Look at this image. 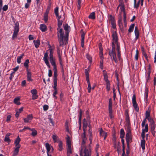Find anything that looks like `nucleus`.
Returning <instances> with one entry per match:
<instances>
[{
  "label": "nucleus",
  "mask_w": 156,
  "mask_h": 156,
  "mask_svg": "<svg viewBox=\"0 0 156 156\" xmlns=\"http://www.w3.org/2000/svg\"><path fill=\"white\" fill-rule=\"evenodd\" d=\"M112 49L109 51V55L111 58L112 60H114L116 63L117 60L116 54V51L117 53V57L119 60L121 59L120 48L119 44L118 42V37L116 30L112 31Z\"/></svg>",
  "instance_id": "f257e3e1"
},
{
  "label": "nucleus",
  "mask_w": 156,
  "mask_h": 156,
  "mask_svg": "<svg viewBox=\"0 0 156 156\" xmlns=\"http://www.w3.org/2000/svg\"><path fill=\"white\" fill-rule=\"evenodd\" d=\"M82 142L80 149V156H85L86 153V152L87 151L89 154V156H90V150L87 148L85 145V144L87 141L86 132H83V134L82 135Z\"/></svg>",
  "instance_id": "f03ea898"
},
{
  "label": "nucleus",
  "mask_w": 156,
  "mask_h": 156,
  "mask_svg": "<svg viewBox=\"0 0 156 156\" xmlns=\"http://www.w3.org/2000/svg\"><path fill=\"white\" fill-rule=\"evenodd\" d=\"M64 29L66 31L65 35H64V33L63 34L62 39V44H60L59 43V45L60 46H62L64 44H66L68 40V37L69 32V29L70 28V26H69L68 24H66L63 25Z\"/></svg>",
  "instance_id": "7ed1b4c3"
},
{
  "label": "nucleus",
  "mask_w": 156,
  "mask_h": 156,
  "mask_svg": "<svg viewBox=\"0 0 156 156\" xmlns=\"http://www.w3.org/2000/svg\"><path fill=\"white\" fill-rule=\"evenodd\" d=\"M62 21L59 20H58V23L57 28V34L59 43L60 44H62V39L63 34V31L62 28H61V26L62 25Z\"/></svg>",
  "instance_id": "20e7f679"
},
{
  "label": "nucleus",
  "mask_w": 156,
  "mask_h": 156,
  "mask_svg": "<svg viewBox=\"0 0 156 156\" xmlns=\"http://www.w3.org/2000/svg\"><path fill=\"white\" fill-rule=\"evenodd\" d=\"M49 50H50L49 60L50 63L51 65L53 66V68L55 67H56L55 64V58L53 56V49L51 48H50Z\"/></svg>",
  "instance_id": "39448f33"
},
{
  "label": "nucleus",
  "mask_w": 156,
  "mask_h": 156,
  "mask_svg": "<svg viewBox=\"0 0 156 156\" xmlns=\"http://www.w3.org/2000/svg\"><path fill=\"white\" fill-rule=\"evenodd\" d=\"M57 54L59 58V62L60 67L61 69V71L62 74V76H64V72L63 68V62L62 61V59L61 58L62 52V51H61L60 50L58 49L57 50Z\"/></svg>",
  "instance_id": "423d86ee"
},
{
  "label": "nucleus",
  "mask_w": 156,
  "mask_h": 156,
  "mask_svg": "<svg viewBox=\"0 0 156 156\" xmlns=\"http://www.w3.org/2000/svg\"><path fill=\"white\" fill-rule=\"evenodd\" d=\"M132 102L133 105V106L134 108L136 111L138 112L139 110V108L137 104L136 101V97L135 94L133 95L132 98Z\"/></svg>",
  "instance_id": "0eeeda50"
},
{
  "label": "nucleus",
  "mask_w": 156,
  "mask_h": 156,
  "mask_svg": "<svg viewBox=\"0 0 156 156\" xmlns=\"http://www.w3.org/2000/svg\"><path fill=\"white\" fill-rule=\"evenodd\" d=\"M109 20L111 22L112 27L115 30H116V25L114 17L110 15L109 16Z\"/></svg>",
  "instance_id": "6e6552de"
},
{
  "label": "nucleus",
  "mask_w": 156,
  "mask_h": 156,
  "mask_svg": "<svg viewBox=\"0 0 156 156\" xmlns=\"http://www.w3.org/2000/svg\"><path fill=\"white\" fill-rule=\"evenodd\" d=\"M48 58H49L48 53L47 52H46L44 54L43 59L47 66L48 67V68L50 69V65L49 62L48 61Z\"/></svg>",
  "instance_id": "1a4fd4ad"
},
{
  "label": "nucleus",
  "mask_w": 156,
  "mask_h": 156,
  "mask_svg": "<svg viewBox=\"0 0 156 156\" xmlns=\"http://www.w3.org/2000/svg\"><path fill=\"white\" fill-rule=\"evenodd\" d=\"M150 117V112L149 111H146L145 113V118L143 119L142 122L141 126L142 127H144L145 123L146 122V119Z\"/></svg>",
  "instance_id": "9d476101"
},
{
  "label": "nucleus",
  "mask_w": 156,
  "mask_h": 156,
  "mask_svg": "<svg viewBox=\"0 0 156 156\" xmlns=\"http://www.w3.org/2000/svg\"><path fill=\"white\" fill-rule=\"evenodd\" d=\"M126 136L127 145L128 146L129 145L130 141L131 140V134L130 132H128L126 133Z\"/></svg>",
  "instance_id": "9b49d317"
},
{
  "label": "nucleus",
  "mask_w": 156,
  "mask_h": 156,
  "mask_svg": "<svg viewBox=\"0 0 156 156\" xmlns=\"http://www.w3.org/2000/svg\"><path fill=\"white\" fill-rule=\"evenodd\" d=\"M33 118L32 115L29 114L27 115V118L23 119V120L25 123L30 122Z\"/></svg>",
  "instance_id": "f8f14e48"
},
{
  "label": "nucleus",
  "mask_w": 156,
  "mask_h": 156,
  "mask_svg": "<svg viewBox=\"0 0 156 156\" xmlns=\"http://www.w3.org/2000/svg\"><path fill=\"white\" fill-rule=\"evenodd\" d=\"M21 139L19 136H18L15 141L14 144H15V147H17L20 148L21 145L20 144Z\"/></svg>",
  "instance_id": "ddd939ff"
},
{
  "label": "nucleus",
  "mask_w": 156,
  "mask_h": 156,
  "mask_svg": "<svg viewBox=\"0 0 156 156\" xmlns=\"http://www.w3.org/2000/svg\"><path fill=\"white\" fill-rule=\"evenodd\" d=\"M134 33L135 36V40L136 41L138 39L139 35V31L138 29V28L137 27H135L134 30Z\"/></svg>",
  "instance_id": "4468645a"
},
{
  "label": "nucleus",
  "mask_w": 156,
  "mask_h": 156,
  "mask_svg": "<svg viewBox=\"0 0 156 156\" xmlns=\"http://www.w3.org/2000/svg\"><path fill=\"white\" fill-rule=\"evenodd\" d=\"M27 71V79L28 81H32L31 79V73L30 70Z\"/></svg>",
  "instance_id": "2eb2a0df"
},
{
  "label": "nucleus",
  "mask_w": 156,
  "mask_h": 156,
  "mask_svg": "<svg viewBox=\"0 0 156 156\" xmlns=\"http://www.w3.org/2000/svg\"><path fill=\"white\" fill-rule=\"evenodd\" d=\"M66 136V145L67 146H69H69H71V139L68 135H67Z\"/></svg>",
  "instance_id": "dca6fc26"
},
{
  "label": "nucleus",
  "mask_w": 156,
  "mask_h": 156,
  "mask_svg": "<svg viewBox=\"0 0 156 156\" xmlns=\"http://www.w3.org/2000/svg\"><path fill=\"white\" fill-rule=\"evenodd\" d=\"M83 132H86L87 131V122L86 119H84L83 121Z\"/></svg>",
  "instance_id": "f3484780"
},
{
  "label": "nucleus",
  "mask_w": 156,
  "mask_h": 156,
  "mask_svg": "<svg viewBox=\"0 0 156 156\" xmlns=\"http://www.w3.org/2000/svg\"><path fill=\"white\" fill-rule=\"evenodd\" d=\"M54 75L53 81H57V68L55 67L53 68Z\"/></svg>",
  "instance_id": "a211bd4d"
},
{
  "label": "nucleus",
  "mask_w": 156,
  "mask_h": 156,
  "mask_svg": "<svg viewBox=\"0 0 156 156\" xmlns=\"http://www.w3.org/2000/svg\"><path fill=\"white\" fill-rule=\"evenodd\" d=\"M121 3H119V6H120V10L121 13L124 12L125 11V5L124 4L122 3V1H121Z\"/></svg>",
  "instance_id": "6ab92c4d"
},
{
  "label": "nucleus",
  "mask_w": 156,
  "mask_h": 156,
  "mask_svg": "<svg viewBox=\"0 0 156 156\" xmlns=\"http://www.w3.org/2000/svg\"><path fill=\"white\" fill-rule=\"evenodd\" d=\"M20 97H18L14 98L13 100V102L14 104L19 105L21 104V103L20 102Z\"/></svg>",
  "instance_id": "aec40b11"
},
{
  "label": "nucleus",
  "mask_w": 156,
  "mask_h": 156,
  "mask_svg": "<svg viewBox=\"0 0 156 156\" xmlns=\"http://www.w3.org/2000/svg\"><path fill=\"white\" fill-rule=\"evenodd\" d=\"M40 29L42 32H45L47 30V27L44 24H41L40 25Z\"/></svg>",
  "instance_id": "412c9836"
},
{
  "label": "nucleus",
  "mask_w": 156,
  "mask_h": 156,
  "mask_svg": "<svg viewBox=\"0 0 156 156\" xmlns=\"http://www.w3.org/2000/svg\"><path fill=\"white\" fill-rule=\"evenodd\" d=\"M33 42L35 46V47L36 48H38L40 45V42L39 40H34Z\"/></svg>",
  "instance_id": "4be33fe9"
},
{
  "label": "nucleus",
  "mask_w": 156,
  "mask_h": 156,
  "mask_svg": "<svg viewBox=\"0 0 156 156\" xmlns=\"http://www.w3.org/2000/svg\"><path fill=\"white\" fill-rule=\"evenodd\" d=\"M20 148L15 147L12 156H17L18 154Z\"/></svg>",
  "instance_id": "5701e85b"
},
{
  "label": "nucleus",
  "mask_w": 156,
  "mask_h": 156,
  "mask_svg": "<svg viewBox=\"0 0 156 156\" xmlns=\"http://www.w3.org/2000/svg\"><path fill=\"white\" fill-rule=\"evenodd\" d=\"M81 46L83 48L84 46V41L85 38V34L84 33H83L81 35Z\"/></svg>",
  "instance_id": "b1692460"
},
{
  "label": "nucleus",
  "mask_w": 156,
  "mask_h": 156,
  "mask_svg": "<svg viewBox=\"0 0 156 156\" xmlns=\"http://www.w3.org/2000/svg\"><path fill=\"white\" fill-rule=\"evenodd\" d=\"M29 60L27 59L25 60L24 62V66L26 68L27 70H29Z\"/></svg>",
  "instance_id": "393cba45"
},
{
  "label": "nucleus",
  "mask_w": 156,
  "mask_h": 156,
  "mask_svg": "<svg viewBox=\"0 0 156 156\" xmlns=\"http://www.w3.org/2000/svg\"><path fill=\"white\" fill-rule=\"evenodd\" d=\"M101 136L104 137V140H105L107 136V133L101 129L100 133Z\"/></svg>",
  "instance_id": "a878e982"
},
{
  "label": "nucleus",
  "mask_w": 156,
  "mask_h": 156,
  "mask_svg": "<svg viewBox=\"0 0 156 156\" xmlns=\"http://www.w3.org/2000/svg\"><path fill=\"white\" fill-rule=\"evenodd\" d=\"M23 107H21L19 109L16 111V113L15 114L16 117L17 118L19 117L20 114L23 111Z\"/></svg>",
  "instance_id": "bb28decb"
},
{
  "label": "nucleus",
  "mask_w": 156,
  "mask_h": 156,
  "mask_svg": "<svg viewBox=\"0 0 156 156\" xmlns=\"http://www.w3.org/2000/svg\"><path fill=\"white\" fill-rule=\"evenodd\" d=\"M45 146L47 149V153H49L51 150V147H52L50 144L47 143L45 144Z\"/></svg>",
  "instance_id": "cd10ccee"
},
{
  "label": "nucleus",
  "mask_w": 156,
  "mask_h": 156,
  "mask_svg": "<svg viewBox=\"0 0 156 156\" xmlns=\"http://www.w3.org/2000/svg\"><path fill=\"white\" fill-rule=\"evenodd\" d=\"M24 56V54H22L20 56H18L17 58V62L18 64H20L21 62V60Z\"/></svg>",
  "instance_id": "c85d7f7f"
},
{
  "label": "nucleus",
  "mask_w": 156,
  "mask_h": 156,
  "mask_svg": "<svg viewBox=\"0 0 156 156\" xmlns=\"http://www.w3.org/2000/svg\"><path fill=\"white\" fill-rule=\"evenodd\" d=\"M67 156H70V154L72 153L71 146H69H69H67Z\"/></svg>",
  "instance_id": "c756f323"
},
{
  "label": "nucleus",
  "mask_w": 156,
  "mask_h": 156,
  "mask_svg": "<svg viewBox=\"0 0 156 156\" xmlns=\"http://www.w3.org/2000/svg\"><path fill=\"white\" fill-rule=\"evenodd\" d=\"M145 140L144 139H143L141 141L140 145L142 149L144 150L145 149Z\"/></svg>",
  "instance_id": "7c9ffc66"
},
{
  "label": "nucleus",
  "mask_w": 156,
  "mask_h": 156,
  "mask_svg": "<svg viewBox=\"0 0 156 156\" xmlns=\"http://www.w3.org/2000/svg\"><path fill=\"white\" fill-rule=\"evenodd\" d=\"M145 126L144 128H143L142 129V131L146 133L147 132L148 130V124H146V123H145V125H144V126ZM144 127L143 128H144Z\"/></svg>",
  "instance_id": "2f4dec72"
},
{
  "label": "nucleus",
  "mask_w": 156,
  "mask_h": 156,
  "mask_svg": "<svg viewBox=\"0 0 156 156\" xmlns=\"http://www.w3.org/2000/svg\"><path fill=\"white\" fill-rule=\"evenodd\" d=\"M10 134H7L5 135V137L4 139V141L5 142H7L8 143H9L11 140L9 138V136H10Z\"/></svg>",
  "instance_id": "473e14b6"
},
{
  "label": "nucleus",
  "mask_w": 156,
  "mask_h": 156,
  "mask_svg": "<svg viewBox=\"0 0 156 156\" xmlns=\"http://www.w3.org/2000/svg\"><path fill=\"white\" fill-rule=\"evenodd\" d=\"M125 135V132L123 129H120V137L122 139L124 138Z\"/></svg>",
  "instance_id": "72a5a7b5"
},
{
  "label": "nucleus",
  "mask_w": 156,
  "mask_h": 156,
  "mask_svg": "<svg viewBox=\"0 0 156 156\" xmlns=\"http://www.w3.org/2000/svg\"><path fill=\"white\" fill-rule=\"evenodd\" d=\"M30 130H31L32 131L31 135L33 136H36L37 134V131L34 128H32L29 129Z\"/></svg>",
  "instance_id": "f704fd0d"
},
{
  "label": "nucleus",
  "mask_w": 156,
  "mask_h": 156,
  "mask_svg": "<svg viewBox=\"0 0 156 156\" xmlns=\"http://www.w3.org/2000/svg\"><path fill=\"white\" fill-rule=\"evenodd\" d=\"M88 17L91 19H95V13L94 12H92L89 16Z\"/></svg>",
  "instance_id": "c9c22d12"
},
{
  "label": "nucleus",
  "mask_w": 156,
  "mask_h": 156,
  "mask_svg": "<svg viewBox=\"0 0 156 156\" xmlns=\"http://www.w3.org/2000/svg\"><path fill=\"white\" fill-rule=\"evenodd\" d=\"M134 24H133L130 26L128 30V32H129L131 33L133 31L134 28Z\"/></svg>",
  "instance_id": "e433bc0d"
},
{
  "label": "nucleus",
  "mask_w": 156,
  "mask_h": 156,
  "mask_svg": "<svg viewBox=\"0 0 156 156\" xmlns=\"http://www.w3.org/2000/svg\"><path fill=\"white\" fill-rule=\"evenodd\" d=\"M112 101L111 98L109 99L108 109H112Z\"/></svg>",
  "instance_id": "4c0bfd02"
},
{
  "label": "nucleus",
  "mask_w": 156,
  "mask_h": 156,
  "mask_svg": "<svg viewBox=\"0 0 156 156\" xmlns=\"http://www.w3.org/2000/svg\"><path fill=\"white\" fill-rule=\"evenodd\" d=\"M19 31V27L18 25L17 24H15V26L14 28V32L18 33Z\"/></svg>",
  "instance_id": "58836bf2"
},
{
  "label": "nucleus",
  "mask_w": 156,
  "mask_h": 156,
  "mask_svg": "<svg viewBox=\"0 0 156 156\" xmlns=\"http://www.w3.org/2000/svg\"><path fill=\"white\" fill-rule=\"evenodd\" d=\"M151 130L152 132L154 131V129L155 128V124L154 122L150 124Z\"/></svg>",
  "instance_id": "ea45409f"
},
{
  "label": "nucleus",
  "mask_w": 156,
  "mask_h": 156,
  "mask_svg": "<svg viewBox=\"0 0 156 156\" xmlns=\"http://www.w3.org/2000/svg\"><path fill=\"white\" fill-rule=\"evenodd\" d=\"M104 80L106 82H108V81H109L108 80V76L107 75V74L106 73H104Z\"/></svg>",
  "instance_id": "a19ab883"
},
{
  "label": "nucleus",
  "mask_w": 156,
  "mask_h": 156,
  "mask_svg": "<svg viewBox=\"0 0 156 156\" xmlns=\"http://www.w3.org/2000/svg\"><path fill=\"white\" fill-rule=\"evenodd\" d=\"M139 53L138 51V49H137L136 51V54L135 56V59L136 60H138Z\"/></svg>",
  "instance_id": "79ce46f5"
},
{
  "label": "nucleus",
  "mask_w": 156,
  "mask_h": 156,
  "mask_svg": "<svg viewBox=\"0 0 156 156\" xmlns=\"http://www.w3.org/2000/svg\"><path fill=\"white\" fill-rule=\"evenodd\" d=\"M106 89L108 91L110 89V81H108V82H106Z\"/></svg>",
  "instance_id": "37998d69"
},
{
  "label": "nucleus",
  "mask_w": 156,
  "mask_h": 156,
  "mask_svg": "<svg viewBox=\"0 0 156 156\" xmlns=\"http://www.w3.org/2000/svg\"><path fill=\"white\" fill-rule=\"evenodd\" d=\"M148 96V91L147 89L145 90V92L144 93V98L146 100H147Z\"/></svg>",
  "instance_id": "c03bdc74"
},
{
  "label": "nucleus",
  "mask_w": 156,
  "mask_h": 156,
  "mask_svg": "<svg viewBox=\"0 0 156 156\" xmlns=\"http://www.w3.org/2000/svg\"><path fill=\"white\" fill-rule=\"evenodd\" d=\"M48 13H46L44 15V20L45 23L47 22L48 20Z\"/></svg>",
  "instance_id": "a18cd8bd"
},
{
  "label": "nucleus",
  "mask_w": 156,
  "mask_h": 156,
  "mask_svg": "<svg viewBox=\"0 0 156 156\" xmlns=\"http://www.w3.org/2000/svg\"><path fill=\"white\" fill-rule=\"evenodd\" d=\"M113 141V147L114 148H117V145L116 144V138L115 137H114Z\"/></svg>",
  "instance_id": "49530a36"
},
{
  "label": "nucleus",
  "mask_w": 156,
  "mask_h": 156,
  "mask_svg": "<svg viewBox=\"0 0 156 156\" xmlns=\"http://www.w3.org/2000/svg\"><path fill=\"white\" fill-rule=\"evenodd\" d=\"M30 92L32 95L37 94V92L36 89H34L32 90Z\"/></svg>",
  "instance_id": "de8ad7c7"
},
{
  "label": "nucleus",
  "mask_w": 156,
  "mask_h": 156,
  "mask_svg": "<svg viewBox=\"0 0 156 156\" xmlns=\"http://www.w3.org/2000/svg\"><path fill=\"white\" fill-rule=\"evenodd\" d=\"M109 110V116L111 119L113 118V116L112 115V109H108Z\"/></svg>",
  "instance_id": "09e8293b"
},
{
  "label": "nucleus",
  "mask_w": 156,
  "mask_h": 156,
  "mask_svg": "<svg viewBox=\"0 0 156 156\" xmlns=\"http://www.w3.org/2000/svg\"><path fill=\"white\" fill-rule=\"evenodd\" d=\"M81 0H77L78 6L77 7L78 9H80L81 8Z\"/></svg>",
  "instance_id": "8fccbe9b"
},
{
  "label": "nucleus",
  "mask_w": 156,
  "mask_h": 156,
  "mask_svg": "<svg viewBox=\"0 0 156 156\" xmlns=\"http://www.w3.org/2000/svg\"><path fill=\"white\" fill-rule=\"evenodd\" d=\"M53 82H54L53 88L54 90V91L57 90V81H53Z\"/></svg>",
  "instance_id": "3c124183"
},
{
  "label": "nucleus",
  "mask_w": 156,
  "mask_h": 156,
  "mask_svg": "<svg viewBox=\"0 0 156 156\" xmlns=\"http://www.w3.org/2000/svg\"><path fill=\"white\" fill-rule=\"evenodd\" d=\"M126 121L127 123L129 122V118L128 112H127L126 114Z\"/></svg>",
  "instance_id": "603ef678"
},
{
  "label": "nucleus",
  "mask_w": 156,
  "mask_h": 156,
  "mask_svg": "<svg viewBox=\"0 0 156 156\" xmlns=\"http://www.w3.org/2000/svg\"><path fill=\"white\" fill-rule=\"evenodd\" d=\"M118 24L120 27H122V19L121 18H120L118 21Z\"/></svg>",
  "instance_id": "864d4df0"
},
{
  "label": "nucleus",
  "mask_w": 156,
  "mask_h": 156,
  "mask_svg": "<svg viewBox=\"0 0 156 156\" xmlns=\"http://www.w3.org/2000/svg\"><path fill=\"white\" fill-rule=\"evenodd\" d=\"M59 149L58 150L59 151H61L62 149V143L61 142H59L58 144Z\"/></svg>",
  "instance_id": "5fc2aeb1"
},
{
  "label": "nucleus",
  "mask_w": 156,
  "mask_h": 156,
  "mask_svg": "<svg viewBox=\"0 0 156 156\" xmlns=\"http://www.w3.org/2000/svg\"><path fill=\"white\" fill-rule=\"evenodd\" d=\"M18 33H17V32H13V34L12 35V40H13L15 38H16V37H17V34H18Z\"/></svg>",
  "instance_id": "6e6d98bb"
},
{
  "label": "nucleus",
  "mask_w": 156,
  "mask_h": 156,
  "mask_svg": "<svg viewBox=\"0 0 156 156\" xmlns=\"http://www.w3.org/2000/svg\"><path fill=\"white\" fill-rule=\"evenodd\" d=\"M103 60H101L100 63V68L102 69H103Z\"/></svg>",
  "instance_id": "4d7b16f0"
},
{
  "label": "nucleus",
  "mask_w": 156,
  "mask_h": 156,
  "mask_svg": "<svg viewBox=\"0 0 156 156\" xmlns=\"http://www.w3.org/2000/svg\"><path fill=\"white\" fill-rule=\"evenodd\" d=\"M100 54V58L101 60H103V54L102 52V51H100L99 53Z\"/></svg>",
  "instance_id": "13d9d810"
},
{
  "label": "nucleus",
  "mask_w": 156,
  "mask_h": 156,
  "mask_svg": "<svg viewBox=\"0 0 156 156\" xmlns=\"http://www.w3.org/2000/svg\"><path fill=\"white\" fill-rule=\"evenodd\" d=\"M58 7H56L55 9V13L56 16H58Z\"/></svg>",
  "instance_id": "bf43d9fd"
},
{
  "label": "nucleus",
  "mask_w": 156,
  "mask_h": 156,
  "mask_svg": "<svg viewBox=\"0 0 156 156\" xmlns=\"http://www.w3.org/2000/svg\"><path fill=\"white\" fill-rule=\"evenodd\" d=\"M30 129V128L27 126H24V128L22 129H20L19 130L20 132H22L23 131L25 130V129Z\"/></svg>",
  "instance_id": "052dcab7"
},
{
  "label": "nucleus",
  "mask_w": 156,
  "mask_h": 156,
  "mask_svg": "<svg viewBox=\"0 0 156 156\" xmlns=\"http://www.w3.org/2000/svg\"><path fill=\"white\" fill-rule=\"evenodd\" d=\"M86 57L89 60V62H92V57L90 55H86Z\"/></svg>",
  "instance_id": "680f3d73"
},
{
  "label": "nucleus",
  "mask_w": 156,
  "mask_h": 156,
  "mask_svg": "<svg viewBox=\"0 0 156 156\" xmlns=\"http://www.w3.org/2000/svg\"><path fill=\"white\" fill-rule=\"evenodd\" d=\"M8 9V6L7 5H4L2 8V10L3 11H6Z\"/></svg>",
  "instance_id": "e2e57ef3"
},
{
  "label": "nucleus",
  "mask_w": 156,
  "mask_h": 156,
  "mask_svg": "<svg viewBox=\"0 0 156 156\" xmlns=\"http://www.w3.org/2000/svg\"><path fill=\"white\" fill-rule=\"evenodd\" d=\"M52 139L54 141V142H56L57 141V136L55 135H53L52 136Z\"/></svg>",
  "instance_id": "0e129e2a"
},
{
  "label": "nucleus",
  "mask_w": 156,
  "mask_h": 156,
  "mask_svg": "<svg viewBox=\"0 0 156 156\" xmlns=\"http://www.w3.org/2000/svg\"><path fill=\"white\" fill-rule=\"evenodd\" d=\"M149 122H150V124L154 122L153 119H152L151 117L147 118Z\"/></svg>",
  "instance_id": "69168bd1"
},
{
  "label": "nucleus",
  "mask_w": 156,
  "mask_h": 156,
  "mask_svg": "<svg viewBox=\"0 0 156 156\" xmlns=\"http://www.w3.org/2000/svg\"><path fill=\"white\" fill-rule=\"evenodd\" d=\"M88 86L87 87L88 92V93H90L91 91V87L90 83H88Z\"/></svg>",
  "instance_id": "338daca9"
},
{
  "label": "nucleus",
  "mask_w": 156,
  "mask_h": 156,
  "mask_svg": "<svg viewBox=\"0 0 156 156\" xmlns=\"http://www.w3.org/2000/svg\"><path fill=\"white\" fill-rule=\"evenodd\" d=\"M14 72H12L10 74L9 79L10 80H11L12 79L13 77L14 76Z\"/></svg>",
  "instance_id": "774afa93"
}]
</instances>
